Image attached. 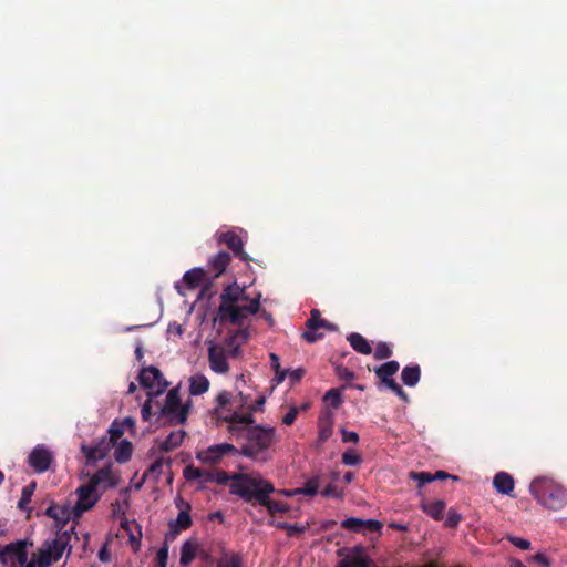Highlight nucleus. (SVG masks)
<instances>
[{"instance_id": "16", "label": "nucleus", "mask_w": 567, "mask_h": 567, "mask_svg": "<svg viewBox=\"0 0 567 567\" xmlns=\"http://www.w3.org/2000/svg\"><path fill=\"white\" fill-rule=\"evenodd\" d=\"M270 365L275 371V377L271 380L272 388L282 383L287 377L289 378L290 385H295L300 382L306 374V370L303 368L282 369L279 363V357H270Z\"/></svg>"}, {"instance_id": "55", "label": "nucleus", "mask_w": 567, "mask_h": 567, "mask_svg": "<svg viewBox=\"0 0 567 567\" xmlns=\"http://www.w3.org/2000/svg\"><path fill=\"white\" fill-rule=\"evenodd\" d=\"M341 436H342V442H344V443H348V442L357 443L359 441V434L354 431H348L346 429H342Z\"/></svg>"}, {"instance_id": "10", "label": "nucleus", "mask_w": 567, "mask_h": 567, "mask_svg": "<svg viewBox=\"0 0 567 567\" xmlns=\"http://www.w3.org/2000/svg\"><path fill=\"white\" fill-rule=\"evenodd\" d=\"M202 285L203 287L200 289L199 297H210L209 290L212 281L208 279L206 270L200 267H195L192 268L190 270H187L184 274L182 282L175 284V289L179 295L185 296V292L183 291V286H185L189 290H193Z\"/></svg>"}, {"instance_id": "43", "label": "nucleus", "mask_w": 567, "mask_h": 567, "mask_svg": "<svg viewBox=\"0 0 567 567\" xmlns=\"http://www.w3.org/2000/svg\"><path fill=\"white\" fill-rule=\"evenodd\" d=\"M276 527L279 529L287 530L288 536H295V535L303 533L306 530V526L297 525V524H289V523H285V522L277 523Z\"/></svg>"}, {"instance_id": "28", "label": "nucleus", "mask_w": 567, "mask_h": 567, "mask_svg": "<svg viewBox=\"0 0 567 567\" xmlns=\"http://www.w3.org/2000/svg\"><path fill=\"white\" fill-rule=\"evenodd\" d=\"M70 512L71 509L68 506H58L55 504H51L45 509V515L64 525L70 519Z\"/></svg>"}, {"instance_id": "32", "label": "nucleus", "mask_w": 567, "mask_h": 567, "mask_svg": "<svg viewBox=\"0 0 567 567\" xmlns=\"http://www.w3.org/2000/svg\"><path fill=\"white\" fill-rule=\"evenodd\" d=\"M260 505L266 507L271 515L276 513H288L290 511V506L287 503L271 499L270 494L265 496V501L260 503Z\"/></svg>"}, {"instance_id": "18", "label": "nucleus", "mask_w": 567, "mask_h": 567, "mask_svg": "<svg viewBox=\"0 0 567 567\" xmlns=\"http://www.w3.org/2000/svg\"><path fill=\"white\" fill-rule=\"evenodd\" d=\"M192 524L190 512L179 511L177 517L168 524L169 530L165 536L166 542L174 540L182 530L188 529Z\"/></svg>"}, {"instance_id": "44", "label": "nucleus", "mask_w": 567, "mask_h": 567, "mask_svg": "<svg viewBox=\"0 0 567 567\" xmlns=\"http://www.w3.org/2000/svg\"><path fill=\"white\" fill-rule=\"evenodd\" d=\"M266 403V396L265 395H259L254 403L247 405L246 410H238L239 412H243V413H250L251 416H254V413L255 412H258V411H262L264 410V405Z\"/></svg>"}, {"instance_id": "39", "label": "nucleus", "mask_w": 567, "mask_h": 567, "mask_svg": "<svg viewBox=\"0 0 567 567\" xmlns=\"http://www.w3.org/2000/svg\"><path fill=\"white\" fill-rule=\"evenodd\" d=\"M34 488H35V482H32L22 488L21 498L18 502L19 508L27 509V505L31 502V497L34 492Z\"/></svg>"}, {"instance_id": "6", "label": "nucleus", "mask_w": 567, "mask_h": 567, "mask_svg": "<svg viewBox=\"0 0 567 567\" xmlns=\"http://www.w3.org/2000/svg\"><path fill=\"white\" fill-rule=\"evenodd\" d=\"M75 527L72 526L69 530L56 533L55 537L51 540L47 539L42 548L39 550L38 567H50L52 563L58 561L68 550L70 554L72 545L71 538L74 534Z\"/></svg>"}, {"instance_id": "26", "label": "nucleus", "mask_w": 567, "mask_h": 567, "mask_svg": "<svg viewBox=\"0 0 567 567\" xmlns=\"http://www.w3.org/2000/svg\"><path fill=\"white\" fill-rule=\"evenodd\" d=\"M184 477L187 481H197L199 484H207L212 482V474L209 471L188 465L184 468Z\"/></svg>"}, {"instance_id": "37", "label": "nucleus", "mask_w": 567, "mask_h": 567, "mask_svg": "<svg viewBox=\"0 0 567 567\" xmlns=\"http://www.w3.org/2000/svg\"><path fill=\"white\" fill-rule=\"evenodd\" d=\"M209 367L216 373H226L229 369L227 357H208Z\"/></svg>"}, {"instance_id": "61", "label": "nucleus", "mask_w": 567, "mask_h": 567, "mask_svg": "<svg viewBox=\"0 0 567 567\" xmlns=\"http://www.w3.org/2000/svg\"><path fill=\"white\" fill-rule=\"evenodd\" d=\"M278 493L286 497H293V496L301 495V491L299 487L292 488V489H280V491H278Z\"/></svg>"}, {"instance_id": "20", "label": "nucleus", "mask_w": 567, "mask_h": 567, "mask_svg": "<svg viewBox=\"0 0 567 567\" xmlns=\"http://www.w3.org/2000/svg\"><path fill=\"white\" fill-rule=\"evenodd\" d=\"M230 260V255L224 250L218 251L216 255L209 258L208 269L214 271V278H217L225 272Z\"/></svg>"}, {"instance_id": "47", "label": "nucleus", "mask_w": 567, "mask_h": 567, "mask_svg": "<svg viewBox=\"0 0 567 567\" xmlns=\"http://www.w3.org/2000/svg\"><path fill=\"white\" fill-rule=\"evenodd\" d=\"M321 495L327 498H337L342 499L343 498V492L339 491L334 485L328 484L322 491Z\"/></svg>"}, {"instance_id": "36", "label": "nucleus", "mask_w": 567, "mask_h": 567, "mask_svg": "<svg viewBox=\"0 0 567 567\" xmlns=\"http://www.w3.org/2000/svg\"><path fill=\"white\" fill-rule=\"evenodd\" d=\"M364 519L358 517H348L341 522V527L353 533H362Z\"/></svg>"}, {"instance_id": "51", "label": "nucleus", "mask_w": 567, "mask_h": 567, "mask_svg": "<svg viewBox=\"0 0 567 567\" xmlns=\"http://www.w3.org/2000/svg\"><path fill=\"white\" fill-rule=\"evenodd\" d=\"M167 559H168V546L164 545L156 553V560H157L158 567H166Z\"/></svg>"}, {"instance_id": "60", "label": "nucleus", "mask_w": 567, "mask_h": 567, "mask_svg": "<svg viewBox=\"0 0 567 567\" xmlns=\"http://www.w3.org/2000/svg\"><path fill=\"white\" fill-rule=\"evenodd\" d=\"M175 505L176 507L179 509V511H186V512H190L192 509V506L189 503L185 502L181 496H178L177 498H175Z\"/></svg>"}, {"instance_id": "11", "label": "nucleus", "mask_w": 567, "mask_h": 567, "mask_svg": "<svg viewBox=\"0 0 567 567\" xmlns=\"http://www.w3.org/2000/svg\"><path fill=\"white\" fill-rule=\"evenodd\" d=\"M138 381L146 391V395L151 398H157L163 394L168 385L162 372L153 365L143 368L140 371Z\"/></svg>"}, {"instance_id": "57", "label": "nucleus", "mask_w": 567, "mask_h": 567, "mask_svg": "<svg viewBox=\"0 0 567 567\" xmlns=\"http://www.w3.org/2000/svg\"><path fill=\"white\" fill-rule=\"evenodd\" d=\"M184 332L183 326L178 322H171L167 327V333L169 336L181 337Z\"/></svg>"}, {"instance_id": "30", "label": "nucleus", "mask_w": 567, "mask_h": 567, "mask_svg": "<svg viewBox=\"0 0 567 567\" xmlns=\"http://www.w3.org/2000/svg\"><path fill=\"white\" fill-rule=\"evenodd\" d=\"M323 402L326 404L324 409H333L337 410L341 406L342 400V389L333 388L328 390L323 395Z\"/></svg>"}, {"instance_id": "64", "label": "nucleus", "mask_w": 567, "mask_h": 567, "mask_svg": "<svg viewBox=\"0 0 567 567\" xmlns=\"http://www.w3.org/2000/svg\"><path fill=\"white\" fill-rule=\"evenodd\" d=\"M99 558L103 563H106L110 560V554L107 553V549L105 546L99 551Z\"/></svg>"}, {"instance_id": "42", "label": "nucleus", "mask_w": 567, "mask_h": 567, "mask_svg": "<svg viewBox=\"0 0 567 567\" xmlns=\"http://www.w3.org/2000/svg\"><path fill=\"white\" fill-rule=\"evenodd\" d=\"M362 462V457L354 450H347L342 454V463L347 466H355Z\"/></svg>"}, {"instance_id": "34", "label": "nucleus", "mask_w": 567, "mask_h": 567, "mask_svg": "<svg viewBox=\"0 0 567 567\" xmlns=\"http://www.w3.org/2000/svg\"><path fill=\"white\" fill-rule=\"evenodd\" d=\"M229 402H230V393L227 391H223L216 396L217 406L215 408V414H216L217 419L221 422H225V420L221 416H226L230 413V411L225 412L223 410ZM233 412L234 411H231V413Z\"/></svg>"}, {"instance_id": "27", "label": "nucleus", "mask_w": 567, "mask_h": 567, "mask_svg": "<svg viewBox=\"0 0 567 567\" xmlns=\"http://www.w3.org/2000/svg\"><path fill=\"white\" fill-rule=\"evenodd\" d=\"M209 381L208 379L200 374H194L189 378V393L192 395H200L208 391Z\"/></svg>"}, {"instance_id": "7", "label": "nucleus", "mask_w": 567, "mask_h": 567, "mask_svg": "<svg viewBox=\"0 0 567 567\" xmlns=\"http://www.w3.org/2000/svg\"><path fill=\"white\" fill-rule=\"evenodd\" d=\"M104 476V471H99L86 484L76 488L78 501L72 507L75 517H80L84 512L91 509L99 501L96 492L97 485Z\"/></svg>"}, {"instance_id": "14", "label": "nucleus", "mask_w": 567, "mask_h": 567, "mask_svg": "<svg viewBox=\"0 0 567 567\" xmlns=\"http://www.w3.org/2000/svg\"><path fill=\"white\" fill-rule=\"evenodd\" d=\"M53 462V452L44 444L35 445L28 456L29 466L38 474L49 471Z\"/></svg>"}, {"instance_id": "9", "label": "nucleus", "mask_w": 567, "mask_h": 567, "mask_svg": "<svg viewBox=\"0 0 567 567\" xmlns=\"http://www.w3.org/2000/svg\"><path fill=\"white\" fill-rule=\"evenodd\" d=\"M400 364L396 361H388L380 367L374 369V373L379 379L378 386L385 388L394 392L403 402H409V395L403 391L401 385L394 380V375L398 373Z\"/></svg>"}, {"instance_id": "31", "label": "nucleus", "mask_w": 567, "mask_h": 567, "mask_svg": "<svg viewBox=\"0 0 567 567\" xmlns=\"http://www.w3.org/2000/svg\"><path fill=\"white\" fill-rule=\"evenodd\" d=\"M216 567H243V558L237 553L224 551L217 560Z\"/></svg>"}, {"instance_id": "63", "label": "nucleus", "mask_w": 567, "mask_h": 567, "mask_svg": "<svg viewBox=\"0 0 567 567\" xmlns=\"http://www.w3.org/2000/svg\"><path fill=\"white\" fill-rule=\"evenodd\" d=\"M122 427H126L127 430H132L134 429L135 426V420L131 416H127L123 420V422L121 423Z\"/></svg>"}, {"instance_id": "54", "label": "nucleus", "mask_w": 567, "mask_h": 567, "mask_svg": "<svg viewBox=\"0 0 567 567\" xmlns=\"http://www.w3.org/2000/svg\"><path fill=\"white\" fill-rule=\"evenodd\" d=\"M111 440L116 442L124 433V429L117 422H113L110 430Z\"/></svg>"}, {"instance_id": "41", "label": "nucleus", "mask_w": 567, "mask_h": 567, "mask_svg": "<svg viewBox=\"0 0 567 567\" xmlns=\"http://www.w3.org/2000/svg\"><path fill=\"white\" fill-rule=\"evenodd\" d=\"M409 477L419 484V488H422L425 484L433 482L434 477L429 472H410Z\"/></svg>"}, {"instance_id": "50", "label": "nucleus", "mask_w": 567, "mask_h": 567, "mask_svg": "<svg viewBox=\"0 0 567 567\" xmlns=\"http://www.w3.org/2000/svg\"><path fill=\"white\" fill-rule=\"evenodd\" d=\"M507 539L519 549L527 550L530 548V542L528 539L512 535L507 536Z\"/></svg>"}, {"instance_id": "2", "label": "nucleus", "mask_w": 567, "mask_h": 567, "mask_svg": "<svg viewBox=\"0 0 567 567\" xmlns=\"http://www.w3.org/2000/svg\"><path fill=\"white\" fill-rule=\"evenodd\" d=\"M261 293L250 297L246 288L236 282L227 285L220 293L217 316L221 322L243 326L246 319L260 311Z\"/></svg>"}, {"instance_id": "49", "label": "nucleus", "mask_w": 567, "mask_h": 567, "mask_svg": "<svg viewBox=\"0 0 567 567\" xmlns=\"http://www.w3.org/2000/svg\"><path fill=\"white\" fill-rule=\"evenodd\" d=\"M334 370L337 375L344 381L349 382L354 379V373L346 367L334 363Z\"/></svg>"}, {"instance_id": "25", "label": "nucleus", "mask_w": 567, "mask_h": 567, "mask_svg": "<svg viewBox=\"0 0 567 567\" xmlns=\"http://www.w3.org/2000/svg\"><path fill=\"white\" fill-rule=\"evenodd\" d=\"M420 507L426 515H429L435 520H440L443 518V513L446 507V504L442 499H437L434 502L422 501Z\"/></svg>"}, {"instance_id": "56", "label": "nucleus", "mask_w": 567, "mask_h": 567, "mask_svg": "<svg viewBox=\"0 0 567 567\" xmlns=\"http://www.w3.org/2000/svg\"><path fill=\"white\" fill-rule=\"evenodd\" d=\"M373 354H392V347L386 342L380 341L375 344Z\"/></svg>"}, {"instance_id": "40", "label": "nucleus", "mask_w": 567, "mask_h": 567, "mask_svg": "<svg viewBox=\"0 0 567 567\" xmlns=\"http://www.w3.org/2000/svg\"><path fill=\"white\" fill-rule=\"evenodd\" d=\"M249 338V332L246 329L237 330L231 337V346H234L233 351L229 354H238V347L240 342L247 341Z\"/></svg>"}, {"instance_id": "21", "label": "nucleus", "mask_w": 567, "mask_h": 567, "mask_svg": "<svg viewBox=\"0 0 567 567\" xmlns=\"http://www.w3.org/2000/svg\"><path fill=\"white\" fill-rule=\"evenodd\" d=\"M186 432L184 430L172 431L165 439L158 440V449L162 452H171L182 445Z\"/></svg>"}, {"instance_id": "8", "label": "nucleus", "mask_w": 567, "mask_h": 567, "mask_svg": "<svg viewBox=\"0 0 567 567\" xmlns=\"http://www.w3.org/2000/svg\"><path fill=\"white\" fill-rule=\"evenodd\" d=\"M25 540L9 543L0 549V563L7 567H38V561L28 559Z\"/></svg>"}, {"instance_id": "1", "label": "nucleus", "mask_w": 567, "mask_h": 567, "mask_svg": "<svg viewBox=\"0 0 567 567\" xmlns=\"http://www.w3.org/2000/svg\"><path fill=\"white\" fill-rule=\"evenodd\" d=\"M227 423V431L233 439H245L239 454L256 462H266L270 458V447L279 439L275 427L255 424V417L250 413L234 411L221 416Z\"/></svg>"}, {"instance_id": "33", "label": "nucleus", "mask_w": 567, "mask_h": 567, "mask_svg": "<svg viewBox=\"0 0 567 567\" xmlns=\"http://www.w3.org/2000/svg\"><path fill=\"white\" fill-rule=\"evenodd\" d=\"M320 483L321 476L319 474L311 476L305 482L302 487H299L301 495L316 496L319 493Z\"/></svg>"}, {"instance_id": "45", "label": "nucleus", "mask_w": 567, "mask_h": 567, "mask_svg": "<svg viewBox=\"0 0 567 567\" xmlns=\"http://www.w3.org/2000/svg\"><path fill=\"white\" fill-rule=\"evenodd\" d=\"M462 520V515L454 508H450L444 522V526L449 528H455Z\"/></svg>"}, {"instance_id": "62", "label": "nucleus", "mask_w": 567, "mask_h": 567, "mask_svg": "<svg viewBox=\"0 0 567 567\" xmlns=\"http://www.w3.org/2000/svg\"><path fill=\"white\" fill-rule=\"evenodd\" d=\"M432 477H434V480L452 478L454 481H458V476L447 474L444 471H437L434 475H432Z\"/></svg>"}, {"instance_id": "23", "label": "nucleus", "mask_w": 567, "mask_h": 567, "mask_svg": "<svg viewBox=\"0 0 567 567\" xmlns=\"http://www.w3.org/2000/svg\"><path fill=\"white\" fill-rule=\"evenodd\" d=\"M493 485L498 493L509 495L514 489V478L506 472H499L494 476Z\"/></svg>"}, {"instance_id": "29", "label": "nucleus", "mask_w": 567, "mask_h": 567, "mask_svg": "<svg viewBox=\"0 0 567 567\" xmlns=\"http://www.w3.org/2000/svg\"><path fill=\"white\" fill-rule=\"evenodd\" d=\"M421 370L417 364L406 365L403 368L401 379L408 386H414L420 381Z\"/></svg>"}, {"instance_id": "15", "label": "nucleus", "mask_w": 567, "mask_h": 567, "mask_svg": "<svg viewBox=\"0 0 567 567\" xmlns=\"http://www.w3.org/2000/svg\"><path fill=\"white\" fill-rule=\"evenodd\" d=\"M215 239L218 245H226L234 254V256L243 261H249L250 258L244 250V243L241 237L234 230H218L215 234Z\"/></svg>"}, {"instance_id": "35", "label": "nucleus", "mask_w": 567, "mask_h": 567, "mask_svg": "<svg viewBox=\"0 0 567 567\" xmlns=\"http://www.w3.org/2000/svg\"><path fill=\"white\" fill-rule=\"evenodd\" d=\"M132 456V444L127 440H123L116 447L114 457L118 463L127 462Z\"/></svg>"}, {"instance_id": "24", "label": "nucleus", "mask_w": 567, "mask_h": 567, "mask_svg": "<svg viewBox=\"0 0 567 567\" xmlns=\"http://www.w3.org/2000/svg\"><path fill=\"white\" fill-rule=\"evenodd\" d=\"M347 340L355 352L360 354H372L373 349L370 342L362 334L358 332H351L347 337Z\"/></svg>"}, {"instance_id": "12", "label": "nucleus", "mask_w": 567, "mask_h": 567, "mask_svg": "<svg viewBox=\"0 0 567 567\" xmlns=\"http://www.w3.org/2000/svg\"><path fill=\"white\" fill-rule=\"evenodd\" d=\"M320 316L321 313L318 309H312L310 318L306 321V330L302 333V338L309 343H313L323 337L321 330H337L336 324L322 319Z\"/></svg>"}, {"instance_id": "53", "label": "nucleus", "mask_w": 567, "mask_h": 567, "mask_svg": "<svg viewBox=\"0 0 567 567\" xmlns=\"http://www.w3.org/2000/svg\"><path fill=\"white\" fill-rule=\"evenodd\" d=\"M82 450L89 460H97L103 457V453L100 452L97 446H82Z\"/></svg>"}, {"instance_id": "13", "label": "nucleus", "mask_w": 567, "mask_h": 567, "mask_svg": "<svg viewBox=\"0 0 567 567\" xmlns=\"http://www.w3.org/2000/svg\"><path fill=\"white\" fill-rule=\"evenodd\" d=\"M227 455H239V450L230 443H219L196 452V458L209 465L218 463Z\"/></svg>"}, {"instance_id": "48", "label": "nucleus", "mask_w": 567, "mask_h": 567, "mask_svg": "<svg viewBox=\"0 0 567 567\" xmlns=\"http://www.w3.org/2000/svg\"><path fill=\"white\" fill-rule=\"evenodd\" d=\"M382 527H383L382 523L378 519H372V518L364 519V526H363L362 533L365 534L367 532H373V533L380 534Z\"/></svg>"}, {"instance_id": "4", "label": "nucleus", "mask_w": 567, "mask_h": 567, "mask_svg": "<svg viewBox=\"0 0 567 567\" xmlns=\"http://www.w3.org/2000/svg\"><path fill=\"white\" fill-rule=\"evenodd\" d=\"M190 406V400L182 403L179 388H173L167 392L162 405L156 402V420H154V423L158 426L184 424L188 417Z\"/></svg>"}, {"instance_id": "3", "label": "nucleus", "mask_w": 567, "mask_h": 567, "mask_svg": "<svg viewBox=\"0 0 567 567\" xmlns=\"http://www.w3.org/2000/svg\"><path fill=\"white\" fill-rule=\"evenodd\" d=\"M229 492L247 503L255 502L260 505V503H264L265 496L272 494L276 489L274 484L265 478L239 473L233 475Z\"/></svg>"}, {"instance_id": "17", "label": "nucleus", "mask_w": 567, "mask_h": 567, "mask_svg": "<svg viewBox=\"0 0 567 567\" xmlns=\"http://www.w3.org/2000/svg\"><path fill=\"white\" fill-rule=\"evenodd\" d=\"M371 558L362 546H355L341 559L337 567H372Z\"/></svg>"}, {"instance_id": "58", "label": "nucleus", "mask_w": 567, "mask_h": 567, "mask_svg": "<svg viewBox=\"0 0 567 567\" xmlns=\"http://www.w3.org/2000/svg\"><path fill=\"white\" fill-rule=\"evenodd\" d=\"M530 560L542 565L543 567L550 566V560L548 559V557L545 554H542V553H537L536 555L530 557Z\"/></svg>"}, {"instance_id": "19", "label": "nucleus", "mask_w": 567, "mask_h": 567, "mask_svg": "<svg viewBox=\"0 0 567 567\" xmlns=\"http://www.w3.org/2000/svg\"><path fill=\"white\" fill-rule=\"evenodd\" d=\"M334 413L331 409H323L318 419V440L323 443L333 433Z\"/></svg>"}, {"instance_id": "46", "label": "nucleus", "mask_w": 567, "mask_h": 567, "mask_svg": "<svg viewBox=\"0 0 567 567\" xmlns=\"http://www.w3.org/2000/svg\"><path fill=\"white\" fill-rule=\"evenodd\" d=\"M212 474V482H216L220 485H226L228 482H233V475L227 474L225 471H214L210 472Z\"/></svg>"}, {"instance_id": "5", "label": "nucleus", "mask_w": 567, "mask_h": 567, "mask_svg": "<svg viewBox=\"0 0 567 567\" xmlns=\"http://www.w3.org/2000/svg\"><path fill=\"white\" fill-rule=\"evenodd\" d=\"M529 493L542 506L559 511L567 504V492L550 477H536L530 482Z\"/></svg>"}, {"instance_id": "38", "label": "nucleus", "mask_w": 567, "mask_h": 567, "mask_svg": "<svg viewBox=\"0 0 567 567\" xmlns=\"http://www.w3.org/2000/svg\"><path fill=\"white\" fill-rule=\"evenodd\" d=\"M155 398L147 396V400L143 403L141 409V416L142 420L145 422L152 421V417L154 416L156 419L155 411H153V406L156 408V402L154 401Z\"/></svg>"}, {"instance_id": "59", "label": "nucleus", "mask_w": 567, "mask_h": 567, "mask_svg": "<svg viewBox=\"0 0 567 567\" xmlns=\"http://www.w3.org/2000/svg\"><path fill=\"white\" fill-rule=\"evenodd\" d=\"M162 470H163V460L162 458L156 460L155 462H153L150 465V468H148V471L151 473H155L157 475H159L162 473Z\"/></svg>"}, {"instance_id": "52", "label": "nucleus", "mask_w": 567, "mask_h": 567, "mask_svg": "<svg viewBox=\"0 0 567 567\" xmlns=\"http://www.w3.org/2000/svg\"><path fill=\"white\" fill-rule=\"evenodd\" d=\"M299 414V409L297 406H291L289 411L285 414L282 417V423L285 425H291L296 421L297 416Z\"/></svg>"}, {"instance_id": "22", "label": "nucleus", "mask_w": 567, "mask_h": 567, "mask_svg": "<svg viewBox=\"0 0 567 567\" xmlns=\"http://www.w3.org/2000/svg\"><path fill=\"white\" fill-rule=\"evenodd\" d=\"M199 545L196 539H188L181 547L179 564L187 567L196 557Z\"/></svg>"}]
</instances>
